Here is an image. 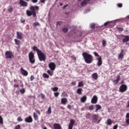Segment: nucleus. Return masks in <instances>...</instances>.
I'll use <instances>...</instances> for the list:
<instances>
[{"instance_id": "48", "label": "nucleus", "mask_w": 129, "mask_h": 129, "mask_svg": "<svg viewBox=\"0 0 129 129\" xmlns=\"http://www.w3.org/2000/svg\"><path fill=\"white\" fill-rule=\"evenodd\" d=\"M34 26H40V24H39V22H35L34 23Z\"/></svg>"}, {"instance_id": "42", "label": "nucleus", "mask_w": 129, "mask_h": 129, "mask_svg": "<svg viewBox=\"0 0 129 129\" xmlns=\"http://www.w3.org/2000/svg\"><path fill=\"white\" fill-rule=\"evenodd\" d=\"M14 129H21V125L18 124L16 125L14 127Z\"/></svg>"}, {"instance_id": "58", "label": "nucleus", "mask_w": 129, "mask_h": 129, "mask_svg": "<svg viewBox=\"0 0 129 129\" xmlns=\"http://www.w3.org/2000/svg\"><path fill=\"white\" fill-rule=\"evenodd\" d=\"M126 118H129V113L126 114Z\"/></svg>"}, {"instance_id": "37", "label": "nucleus", "mask_w": 129, "mask_h": 129, "mask_svg": "<svg viewBox=\"0 0 129 129\" xmlns=\"http://www.w3.org/2000/svg\"><path fill=\"white\" fill-rule=\"evenodd\" d=\"M93 109H94V106L93 105L89 106V110H93Z\"/></svg>"}, {"instance_id": "45", "label": "nucleus", "mask_w": 129, "mask_h": 129, "mask_svg": "<svg viewBox=\"0 0 129 129\" xmlns=\"http://www.w3.org/2000/svg\"><path fill=\"white\" fill-rule=\"evenodd\" d=\"M40 95L41 96V99H44L45 98V95L44 94L41 93Z\"/></svg>"}, {"instance_id": "9", "label": "nucleus", "mask_w": 129, "mask_h": 129, "mask_svg": "<svg viewBox=\"0 0 129 129\" xmlns=\"http://www.w3.org/2000/svg\"><path fill=\"white\" fill-rule=\"evenodd\" d=\"M75 124V120L72 119L70 123L69 124V128L68 129H73V126Z\"/></svg>"}, {"instance_id": "18", "label": "nucleus", "mask_w": 129, "mask_h": 129, "mask_svg": "<svg viewBox=\"0 0 129 129\" xmlns=\"http://www.w3.org/2000/svg\"><path fill=\"white\" fill-rule=\"evenodd\" d=\"M90 2V0H84L81 3V7H85Z\"/></svg>"}, {"instance_id": "44", "label": "nucleus", "mask_w": 129, "mask_h": 129, "mask_svg": "<svg viewBox=\"0 0 129 129\" xmlns=\"http://www.w3.org/2000/svg\"><path fill=\"white\" fill-rule=\"evenodd\" d=\"M54 95L55 97H58V96H59V92L54 93Z\"/></svg>"}, {"instance_id": "12", "label": "nucleus", "mask_w": 129, "mask_h": 129, "mask_svg": "<svg viewBox=\"0 0 129 129\" xmlns=\"http://www.w3.org/2000/svg\"><path fill=\"white\" fill-rule=\"evenodd\" d=\"M20 72L22 75H23L24 76H28V75L29 74L28 71L25 70L23 68H21Z\"/></svg>"}, {"instance_id": "25", "label": "nucleus", "mask_w": 129, "mask_h": 129, "mask_svg": "<svg viewBox=\"0 0 129 129\" xmlns=\"http://www.w3.org/2000/svg\"><path fill=\"white\" fill-rule=\"evenodd\" d=\"M124 56V54L119 53L118 56V59L119 60H122V59H123Z\"/></svg>"}, {"instance_id": "6", "label": "nucleus", "mask_w": 129, "mask_h": 129, "mask_svg": "<svg viewBox=\"0 0 129 129\" xmlns=\"http://www.w3.org/2000/svg\"><path fill=\"white\" fill-rule=\"evenodd\" d=\"M5 57L6 59H12V58H14V54L11 51H7L5 52Z\"/></svg>"}, {"instance_id": "2", "label": "nucleus", "mask_w": 129, "mask_h": 129, "mask_svg": "<svg viewBox=\"0 0 129 129\" xmlns=\"http://www.w3.org/2000/svg\"><path fill=\"white\" fill-rule=\"evenodd\" d=\"M32 49L33 51L37 52L39 61H46V55L41 50L39 49L36 46H33Z\"/></svg>"}, {"instance_id": "60", "label": "nucleus", "mask_w": 129, "mask_h": 129, "mask_svg": "<svg viewBox=\"0 0 129 129\" xmlns=\"http://www.w3.org/2000/svg\"><path fill=\"white\" fill-rule=\"evenodd\" d=\"M45 2H46V0H40V3H42V4H45Z\"/></svg>"}, {"instance_id": "11", "label": "nucleus", "mask_w": 129, "mask_h": 129, "mask_svg": "<svg viewBox=\"0 0 129 129\" xmlns=\"http://www.w3.org/2000/svg\"><path fill=\"white\" fill-rule=\"evenodd\" d=\"M25 121L26 122H28V123L33 122V118L32 117V116H29L28 117H25Z\"/></svg>"}, {"instance_id": "15", "label": "nucleus", "mask_w": 129, "mask_h": 129, "mask_svg": "<svg viewBox=\"0 0 129 129\" xmlns=\"http://www.w3.org/2000/svg\"><path fill=\"white\" fill-rule=\"evenodd\" d=\"M97 65L98 66V67H100V66L102 65V57H101V56H99L98 58V62Z\"/></svg>"}, {"instance_id": "27", "label": "nucleus", "mask_w": 129, "mask_h": 129, "mask_svg": "<svg viewBox=\"0 0 129 129\" xmlns=\"http://www.w3.org/2000/svg\"><path fill=\"white\" fill-rule=\"evenodd\" d=\"M33 118H34V120H38L39 119V117H38V115H37V113H33Z\"/></svg>"}, {"instance_id": "23", "label": "nucleus", "mask_w": 129, "mask_h": 129, "mask_svg": "<svg viewBox=\"0 0 129 129\" xmlns=\"http://www.w3.org/2000/svg\"><path fill=\"white\" fill-rule=\"evenodd\" d=\"M86 100H87V97H86V96H84L81 98V101L83 103H84Z\"/></svg>"}, {"instance_id": "63", "label": "nucleus", "mask_w": 129, "mask_h": 129, "mask_svg": "<svg viewBox=\"0 0 129 129\" xmlns=\"http://www.w3.org/2000/svg\"><path fill=\"white\" fill-rule=\"evenodd\" d=\"M25 22H26V21H25V20H21V23H22V24H24V23H25Z\"/></svg>"}, {"instance_id": "51", "label": "nucleus", "mask_w": 129, "mask_h": 129, "mask_svg": "<svg viewBox=\"0 0 129 129\" xmlns=\"http://www.w3.org/2000/svg\"><path fill=\"white\" fill-rule=\"evenodd\" d=\"M117 127H118V125L116 124V125H114L113 129H117Z\"/></svg>"}, {"instance_id": "39", "label": "nucleus", "mask_w": 129, "mask_h": 129, "mask_svg": "<svg viewBox=\"0 0 129 129\" xmlns=\"http://www.w3.org/2000/svg\"><path fill=\"white\" fill-rule=\"evenodd\" d=\"M0 123L1 124H4V119L3 118V117L0 115Z\"/></svg>"}, {"instance_id": "30", "label": "nucleus", "mask_w": 129, "mask_h": 129, "mask_svg": "<svg viewBox=\"0 0 129 129\" xmlns=\"http://www.w3.org/2000/svg\"><path fill=\"white\" fill-rule=\"evenodd\" d=\"M47 73H48V75H49L50 76H53V75H54V74H53V71L51 72V71H50V70H47Z\"/></svg>"}, {"instance_id": "7", "label": "nucleus", "mask_w": 129, "mask_h": 129, "mask_svg": "<svg viewBox=\"0 0 129 129\" xmlns=\"http://www.w3.org/2000/svg\"><path fill=\"white\" fill-rule=\"evenodd\" d=\"M126 90H127V86H126V85L125 84L121 85L119 88V91L121 93L125 92Z\"/></svg>"}, {"instance_id": "34", "label": "nucleus", "mask_w": 129, "mask_h": 129, "mask_svg": "<svg viewBox=\"0 0 129 129\" xmlns=\"http://www.w3.org/2000/svg\"><path fill=\"white\" fill-rule=\"evenodd\" d=\"M42 76L43 77V78H49V76L48 75V74H46V73H43L42 75Z\"/></svg>"}, {"instance_id": "43", "label": "nucleus", "mask_w": 129, "mask_h": 129, "mask_svg": "<svg viewBox=\"0 0 129 129\" xmlns=\"http://www.w3.org/2000/svg\"><path fill=\"white\" fill-rule=\"evenodd\" d=\"M17 120L18 121H23V118H22V117L19 116L17 118Z\"/></svg>"}, {"instance_id": "10", "label": "nucleus", "mask_w": 129, "mask_h": 129, "mask_svg": "<svg viewBox=\"0 0 129 129\" xmlns=\"http://www.w3.org/2000/svg\"><path fill=\"white\" fill-rule=\"evenodd\" d=\"M17 35V38L19 39V40H22L24 36H23V33L21 32L17 31L16 32Z\"/></svg>"}, {"instance_id": "53", "label": "nucleus", "mask_w": 129, "mask_h": 129, "mask_svg": "<svg viewBox=\"0 0 129 129\" xmlns=\"http://www.w3.org/2000/svg\"><path fill=\"white\" fill-rule=\"evenodd\" d=\"M60 25H61V22L60 21H58L56 22V26H60Z\"/></svg>"}, {"instance_id": "1", "label": "nucleus", "mask_w": 129, "mask_h": 129, "mask_svg": "<svg viewBox=\"0 0 129 129\" xmlns=\"http://www.w3.org/2000/svg\"><path fill=\"white\" fill-rule=\"evenodd\" d=\"M29 9L30 11H26L27 16H28V17H31V16H33V17H36V16H37V13H38L39 10V6H31Z\"/></svg>"}, {"instance_id": "22", "label": "nucleus", "mask_w": 129, "mask_h": 129, "mask_svg": "<svg viewBox=\"0 0 129 129\" xmlns=\"http://www.w3.org/2000/svg\"><path fill=\"white\" fill-rule=\"evenodd\" d=\"M95 106L96 107L95 112H97L98 110L101 109V106L100 105L97 104L95 105Z\"/></svg>"}, {"instance_id": "19", "label": "nucleus", "mask_w": 129, "mask_h": 129, "mask_svg": "<svg viewBox=\"0 0 129 129\" xmlns=\"http://www.w3.org/2000/svg\"><path fill=\"white\" fill-rule=\"evenodd\" d=\"M98 114H94L92 115V119L94 120V122H96V121H97L98 120Z\"/></svg>"}, {"instance_id": "4", "label": "nucleus", "mask_w": 129, "mask_h": 129, "mask_svg": "<svg viewBox=\"0 0 129 129\" xmlns=\"http://www.w3.org/2000/svg\"><path fill=\"white\" fill-rule=\"evenodd\" d=\"M28 57L30 63H31L32 65H33V64H35L36 59H35V55L34 54V53H33V52H29Z\"/></svg>"}, {"instance_id": "50", "label": "nucleus", "mask_w": 129, "mask_h": 129, "mask_svg": "<svg viewBox=\"0 0 129 129\" xmlns=\"http://www.w3.org/2000/svg\"><path fill=\"white\" fill-rule=\"evenodd\" d=\"M117 30L118 31H123V28H120V27H117Z\"/></svg>"}, {"instance_id": "57", "label": "nucleus", "mask_w": 129, "mask_h": 129, "mask_svg": "<svg viewBox=\"0 0 129 129\" xmlns=\"http://www.w3.org/2000/svg\"><path fill=\"white\" fill-rule=\"evenodd\" d=\"M67 108L68 109H71V105H68Z\"/></svg>"}, {"instance_id": "36", "label": "nucleus", "mask_w": 129, "mask_h": 129, "mask_svg": "<svg viewBox=\"0 0 129 129\" xmlns=\"http://www.w3.org/2000/svg\"><path fill=\"white\" fill-rule=\"evenodd\" d=\"M20 92L21 94H24L26 92V89L23 88L20 90Z\"/></svg>"}, {"instance_id": "35", "label": "nucleus", "mask_w": 129, "mask_h": 129, "mask_svg": "<svg viewBox=\"0 0 129 129\" xmlns=\"http://www.w3.org/2000/svg\"><path fill=\"white\" fill-rule=\"evenodd\" d=\"M58 89L59 88H58V87H55L51 88V90H52V91H54V92H56Z\"/></svg>"}, {"instance_id": "54", "label": "nucleus", "mask_w": 129, "mask_h": 129, "mask_svg": "<svg viewBox=\"0 0 129 129\" xmlns=\"http://www.w3.org/2000/svg\"><path fill=\"white\" fill-rule=\"evenodd\" d=\"M36 113H37V114H39V115H40L41 114V112H40V110H37Z\"/></svg>"}, {"instance_id": "64", "label": "nucleus", "mask_w": 129, "mask_h": 129, "mask_svg": "<svg viewBox=\"0 0 129 129\" xmlns=\"http://www.w3.org/2000/svg\"><path fill=\"white\" fill-rule=\"evenodd\" d=\"M126 107H129V102H128V104H127V105L126 106Z\"/></svg>"}, {"instance_id": "13", "label": "nucleus", "mask_w": 129, "mask_h": 129, "mask_svg": "<svg viewBox=\"0 0 129 129\" xmlns=\"http://www.w3.org/2000/svg\"><path fill=\"white\" fill-rule=\"evenodd\" d=\"M98 100V98H97V96L94 95L91 100V103H93V104H95L97 103Z\"/></svg>"}, {"instance_id": "5", "label": "nucleus", "mask_w": 129, "mask_h": 129, "mask_svg": "<svg viewBox=\"0 0 129 129\" xmlns=\"http://www.w3.org/2000/svg\"><path fill=\"white\" fill-rule=\"evenodd\" d=\"M30 0H19V5L23 8H27L28 3L27 2H30Z\"/></svg>"}, {"instance_id": "31", "label": "nucleus", "mask_w": 129, "mask_h": 129, "mask_svg": "<svg viewBox=\"0 0 129 129\" xmlns=\"http://www.w3.org/2000/svg\"><path fill=\"white\" fill-rule=\"evenodd\" d=\"M14 41L15 42L16 45H19L20 44H21V41L17 39H14Z\"/></svg>"}, {"instance_id": "28", "label": "nucleus", "mask_w": 129, "mask_h": 129, "mask_svg": "<svg viewBox=\"0 0 129 129\" xmlns=\"http://www.w3.org/2000/svg\"><path fill=\"white\" fill-rule=\"evenodd\" d=\"M77 92L78 94H79V95H81V94H82V89L81 88L78 89V90H77Z\"/></svg>"}, {"instance_id": "14", "label": "nucleus", "mask_w": 129, "mask_h": 129, "mask_svg": "<svg viewBox=\"0 0 129 129\" xmlns=\"http://www.w3.org/2000/svg\"><path fill=\"white\" fill-rule=\"evenodd\" d=\"M104 26L105 27H106V26H109L110 28H112V27L114 26V24L110 21H107L104 24Z\"/></svg>"}, {"instance_id": "47", "label": "nucleus", "mask_w": 129, "mask_h": 129, "mask_svg": "<svg viewBox=\"0 0 129 129\" xmlns=\"http://www.w3.org/2000/svg\"><path fill=\"white\" fill-rule=\"evenodd\" d=\"M31 2L33 4H37V3H38V0H31Z\"/></svg>"}, {"instance_id": "55", "label": "nucleus", "mask_w": 129, "mask_h": 129, "mask_svg": "<svg viewBox=\"0 0 129 129\" xmlns=\"http://www.w3.org/2000/svg\"><path fill=\"white\" fill-rule=\"evenodd\" d=\"M14 86L15 88H19V85L18 84H14Z\"/></svg>"}, {"instance_id": "56", "label": "nucleus", "mask_w": 129, "mask_h": 129, "mask_svg": "<svg viewBox=\"0 0 129 129\" xmlns=\"http://www.w3.org/2000/svg\"><path fill=\"white\" fill-rule=\"evenodd\" d=\"M67 7H68V5H66L62 7L63 10H65V9H66V8H67Z\"/></svg>"}, {"instance_id": "32", "label": "nucleus", "mask_w": 129, "mask_h": 129, "mask_svg": "<svg viewBox=\"0 0 129 129\" xmlns=\"http://www.w3.org/2000/svg\"><path fill=\"white\" fill-rule=\"evenodd\" d=\"M47 113H48V114H51V113H52V109H51V106H49V107H48V110H47Z\"/></svg>"}, {"instance_id": "33", "label": "nucleus", "mask_w": 129, "mask_h": 129, "mask_svg": "<svg viewBox=\"0 0 129 129\" xmlns=\"http://www.w3.org/2000/svg\"><path fill=\"white\" fill-rule=\"evenodd\" d=\"M84 84H83V82H80L78 84V87H82V86H84Z\"/></svg>"}, {"instance_id": "29", "label": "nucleus", "mask_w": 129, "mask_h": 129, "mask_svg": "<svg viewBox=\"0 0 129 129\" xmlns=\"http://www.w3.org/2000/svg\"><path fill=\"white\" fill-rule=\"evenodd\" d=\"M106 123H107V125H110V124H112V121L110 119H108L107 120Z\"/></svg>"}, {"instance_id": "61", "label": "nucleus", "mask_w": 129, "mask_h": 129, "mask_svg": "<svg viewBox=\"0 0 129 129\" xmlns=\"http://www.w3.org/2000/svg\"><path fill=\"white\" fill-rule=\"evenodd\" d=\"M72 85L75 86V85H76V83L75 82H73L72 83Z\"/></svg>"}, {"instance_id": "40", "label": "nucleus", "mask_w": 129, "mask_h": 129, "mask_svg": "<svg viewBox=\"0 0 129 129\" xmlns=\"http://www.w3.org/2000/svg\"><path fill=\"white\" fill-rule=\"evenodd\" d=\"M90 28H91V29H94V28H95V24L91 23L90 24Z\"/></svg>"}, {"instance_id": "3", "label": "nucleus", "mask_w": 129, "mask_h": 129, "mask_svg": "<svg viewBox=\"0 0 129 129\" xmlns=\"http://www.w3.org/2000/svg\"><path fill=\"white\" fill-rule=\"evenodd\" d=\"M82 56L87 64H91V62L93 61V56L92 55L87 52H83Z\"/></svg>"}, {"instance_id": "17", "label": "nucleus", "mask_w": 129, "mask_h": 129, "mask_svg": "<svg viewBox=\"0 0 129 129\" xmlns=\"http://www.w3.org/2000/svg\"><path fill=\"white\" fill-rule=\"evenodd\" d=\"M123 38L122 39V42L123 43H126L129 41V36L128 35H123Z\"/></svg>"}, {"instance_id": "62", "label": "nucleus", "mask_w": 129, "mask_h": 129, "mask_svg": "<svg viewBox=\"0 0 129 129\" xmlns=\"http://www.w3.org/2000/svg\"><path fill=\"white\" fill-rule=\"evenodd\" d=\"M88 116H90V113H88L87 114V115H86L87 118H88Z\"/></svg>"}, {"instance_id": "59", "label": "nucleus", "mask_w": 129, "mask_h": 129, "mask_svg": "<svg viewBox=\"0 0 129 129\" xmlns=\"http://www.w3.org/2000/svg\"><path fill=\"white\" fill-rule=\"evenodd\" d=\"M118 8H121L122 7V4H118Z\"/></svg>"}, {"instance_id": "52", "label": "nucleus", "mask_w": 129, "mask_h": 129, "mask_svg": "<svg viewBox=\"0 0 129 129\" xmlns=\"http://www.w3.org/2000/svg\"><path fill=\"white\" fill-rule=\"evenodd\" d=\"M125 121H126V123H127V124L129 125V118H126L125 119Z\"/></svg>"}, {"instance_id": "41", "label": "nucleus", "mask_w": 129, "mask_h": 129, "mask_svg": "<svg viewBox=\"0 0 129 129\" xmlns=\"http://www.w3.org/2000/svg\"><path fill=\"white\" fill-rule=\"evenodd\" d=\"M62 31L64 32V33H67L68 32V28L64 27L62 28Z\"/></svg>"}, {"instance_id": "20", "label": "nucleus", "mask_w": 129, "mask_h": 129, "mask_svg": "<svg viewBox=\"0 0 129 129\" xmlns=\"http://www.w3.org/2000/svg\"><path fill=\"white\" fill-rule=\"evenodd\" d=\"M119 80H120V77L119 76H117L116 79L113 81L114 84L116 85L119 82Z\"/></svg>"}, {"instance_id": "26", "label": "nucleus", "mask_w": 129, "mask_h": 129, "mask_svg": "<svg viewBox=\"0 0 129 129\" xmlns=\"http://www.w3.org/2000/svg\"><path fill=\"white\" fill-rule=\"evenodd\" d=\"M92 77L93 79H95V80H96V79H97V78H98V75H97V73H94L92 74Z\"/></svg>"}, {"instance_id": "21", "label": "nucleus", "mask_w": 129, "mask_h": 129, "mask_svg": "<svg viewBox=\"0 0 129 129\" xmlns=\"http://www.w3.org/2000/svg\"><path fill=\"white\" fill-rule=\"evenodd\" d=\"M67 98H63L61 99V102L62 104H63V105H65L66 103H67Z\"/></svg>"}, {"instance_id": "24", "label": "nucleus", "mask_w": 129, "mask_h": 129, "mask_svg": "<svg viewBox=\"0 0 129 129\" xmlns=\"http://www.w3.org/2000/svg\"><path fill=\"white\" fill-rule=\"evenodd\" d=\"M14 11V8H13V7L12 6H9L8 8V12L9 13H13Z\"/></svg>"}, {"instance_id": "38", "label": "nucleus", "mask_w": 129, "mask_h": 129, "mask_svg": "<svg viewBox=\"0 0 129 129\" xmlns=\"http://www.w3.org/2000/svg\"><path fill=\"white\" fill-rule=\"evenodd\" d=\"M102 46L103 47H105V46H106V41L104 39L102 40Z\"/></svg>"}, {"instance_id": "16", "label": "nucleus", "mask_w": 129, "mask_h": 129, "mask_svg": "<svg viewBox=\"0 0 129 129\" xmlns=\"http://www.w3.org/2000/svg\"><path fill=\"white\" fill-rule=\"evenodd\" d=\"M53 126L54 129H62V126H61V124L58 123H54L53 125Z\"/></svg>"}, {"instance_id": "46", "label": "nucleus", "mask_w": 129, "mask_h": 129, "mask_svg": "<svg viewBox=\"0 0 129 129\" xmlns=\"http://www.w3.org/2000/svg\"><path fill=\"white\" fill-rule=\"evenodd\" d=\"M94 54L95 55V57H99V54H98L96 52H94Z\"/></svg>"}, {"instance_id": "8", "label": "nucleus", "mask_w": 129, "mask_h": 129, "mask_svg": "<svg viewBox=\"0 0 129 129\" xmlns=\"http://www.w3.org/2000/svg\"><path fill=\"white\" fill-rule=\"evenodd\" d=\"M48 67L51 71H55L56 69V64H55V62H51L48 64Z\"/></svg>"}, {"instance_id": "49", "label": "nucleus", "mask_w": 129, "mask_h": 129, "mask_svg": "<svg viewBox=\"0 0 129 129\" xmlns=\"http://www.w3.org/2000/svg\"><path fill=\"white\" fill-rule=\"evenodd\" d=\"M35 79V77H34V76H31L30 77V80L31 81H33Z\"/></svg>"}]
</instances>
